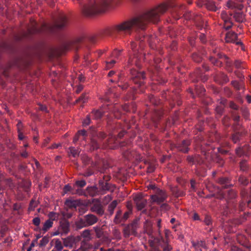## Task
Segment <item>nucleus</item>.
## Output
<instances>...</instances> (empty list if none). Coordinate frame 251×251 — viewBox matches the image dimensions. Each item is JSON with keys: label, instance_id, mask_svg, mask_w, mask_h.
Returning a JSON list of instances; mask_svg holds the SVG:
<instances>
[{"label": "nucleus", "instance_id": "obj_19", "mask_svg": "<svg viewBox=\"0 0 251 251\" xmlns=\"http://www.w3.org/2000/svg\"><path fill=\"white\" fill-rule=\"evenodd\" d=\"M63 244L65 247L72 248L75 245L73 236H69L66 238H63Z\"/></svg>", "mask_w": 251, "mask_h": 251}, {"label": "nucleus", "instance_id": "obj_52", "mask_svg": "<svg viewBox=\"0 0 251 251\" xmlns=\"http://www.w3.org/2000/svg\"><path fill=\"white\" fill-rule=\"evenodd\" d=\"M220 56H221V59L224 60V61H226V65L227 67L231 66V63H230V62H229L227 60L228 57L226 55L221 53Z\"/></svg>", "mask_w": 251, "mask_h": 251}, {"label": "nucleus", "instance_id": "obj_58", "mask_svg": "<svg viewBox=\"0 0 251 251\" xmlns=\"http://www.w3.org/2000/svg\"><path fill=\"white\" fill-rule=\"evenodd\" d=\"M221 81H222L223 83H226L229 81V78L226 75L221 73Z\"/></svg>", "mask_w": 251, "mask_h": 251}, {"label": "nucleus", "instance_id": "obj_46", "mask_svg": "<svg viewBox=\"0 0 251 251\" xmlns=\"http://www.w3.org/2000/svg\"><path fill=\"white\" fill-rule=\"evenodd\" d=\"M49 220H51L53 222V221L57 220L58 218V214L55 212H51L49 214Z\"/></svg>", "mask_w": 251, "mask_h": 251}, {"label": "nucleus", "instance_id": "obj_39", "mask_svg": "<svg viewBox=\"0 0 251 251\" xmlns=\"http://www.w3.org/2000/svg\"><path fill=\"white\" fill-rule=\"evenodd\" d=\"M81 160L85 165H88L90 163L93 165V162L91 161V158L86 155L81 156Z\"/></svg>", "mask_w": 251, "mask_h": 251}, {"label": "nucleus", "instance_id": "obj_53", "mask_svg": "<svg viewBox=\"0 0 251 251\" xmlns=\"http://www.w3.org/2000/svg\"><path fill=\"white\" fill-rule=\"evenodd\" d=\"M90 122H91L90 115H87L85 119L84 120V121L83 122L82 125L84 126H87L90 124Z\"/></svg>", "mask_w": 251, "mask_h": 251}, {"label": "nucleus", "instance_id": "obj_54", "mask_svg": "<svg viewBox=\"0 0 251 251\" xmlns=\"http://www.w3.org/2000/svg\"><path fill=\"white\" fill-rule=\"evenodd\" d=\"M77 133L79 136H82L83 137V140H85L86 137L87 136V131L84 129L78 131Z\"/></svg>", "mask_w": 251, "mask_h": 251}, {"label": "nucleus", "instance_id": "obj_62", "mask_svg": "<svg viewBox=\"0 0 251 251\" xmlns=\"http://www.w3.org/2000/svg\"><path fill=\"white\" fill-rule=\"evenodd\" d=\"M130 213V211H126L124 213L122 216V222H125L128 218Z\"/></svg>", "mask_w": 251, "mask_h": 251}, {"label": "nucleus", "instance_id": "obj_43", "mask_svg": "<svg viewBox=\"0 0 251 251\" xmlns=\"http://www.w3.org/2000/svg\"><path fill=\"white\" fill-rule=\"evenodd\" d=\"M241 198L243 200V201L240 203V204L239 205V210H240V211H243L245 208L246 203H247V201H248L249 200L251 199V198H248V199H245L244 198H243L242 197H241Z\"/></svg>", "mask_w": 251, "mask_h": 251}, {"label": "nucleus", "instance_id": "obj_22", "mask_svg": "<svg viewBox=\"0 0 251 251\" xmlns=\"http://www.w3.org/2000/svg\"><path fill=\"white\" fill-rule=\"evenodd\" d=\"M237 35L234 32H228L226 35L225 40L226 42H233L235 43L237 40Z\"/></svg>", "mask_w": 251, "mask_h": 251}, {"label": "nucleus", "instance_id": "obj_24", "mask_svg": "<svg viewBox=\"0 0 251 251\" xmlns=\"http://www.w3.org/2000/svg\"><path fill=\"white\" fill-rule=\"evenodd\" d=\"M231 84L237 91L242 89L243 91L245 90V86L243 82H238L236 80H233L231 82Z\"/></svg>", "mask_w": 251, "mask_h": 251}, {"label": "nucleus", "instance_id": "obj_26", "mask_svg": "<svg viewBox=\"0 0 251 251\" xmlns=\"http://www.w3.org/2000/svg\"><path fill=\"white\" fill-rule=\"evenodd\" d=\"M250 182L251 183V179ZM241 197L245 199L248 198H251V186L250 188V190H247L245 188H243L241 190L240 192Z\"/></svg>", "mask_w": 251, "mask_h": 251}, {"label": "nucleus", "instance_id": "obj_13", "mask_svg": "<svg viewBox=\"0 0 251 251\" xmlns=\"http://www.w3.org/2000/svg\"><path fill=\"white\" fill-rule=\"evenodd\" d=\"M138 224L137 221H134L126 226L123 230L125 237L128 238L131 235H135L137 234L136 230Z\"/></svg>", "mask_w": 251, "mask_h": 251}, {"label": "nucleus", "instance_id": "obj_11", "mask_svg": "<svg viewBox=\"0 0 251 251\" xmlns=\"http://www.w3.org/2000/svg\"><path fill=\"white\" fill-rule=\"evenodd\" d=\"M167 197L168 195L166 191L159 188H156L155 194L151 196L152 201L158 204L166 201Z\"/></svg>", "mask_w": 251, "mask_h": 251}, {"label": "nucleus", "instance_id": "obj_18", "mask_svg": "<svg viewBox=\"0 0 251 251\" xmlns=\"http://www.w3.org/2000/svg\"><path fill=\"white\" fill-rule=\"evenodd\" d=\"M92 212H96L97 214L101 216L104 214V209L100 203H96L93 204L90 208Z\"/></svg>", "mask_w": 251, "mask_h": 251}, {"label": "nucleus", "instance_id": "obj_16", "mask_svg": "<svg viewBox=\"0 0 251 251\" xmlns=\"http://www.w3.org/2000/svg\"><path fill=\"white\" fill-rule=\"evenodd\" d=\"M70 223L66 220H63L60 222L58 230L61 235L67 234L70 231Z\"/></svg>", "mask_w": 251, "mask_h": 251}, {"label": "nucleus", "instance_id": "obj_56", "mask_svg": "<svg viewBox=\"0 0 251 251\" xmlns=\"http://www.w3.org/2000/svg\"><path fill=\"white\" fill-rule=\"evenodd\" d=\"M229 106L231 109L235 111L238 110L239 109V106L233 101H230L229 102Z\"/></svg>", "mask_w": 251, "mask_h": 251}, {"label": "nucleus", "instance_id": "obj_2", "mask_svg": "<svg viewBox=\"0 0 251 251\" xmlns=\"http://www.w3.org/2000/svg\"><path fill=\"white\" fill-rule=\"evenodd\" d=\"M136 41L139 42V47L137 48V44L134 41L131 42L130 49L129 51V59L127 63L126 68L129 69L131 75V78L133 81L141 86L143 83V80L145 78L146 76L144 72H139L136 70L139 69L141 66V63L145 61L147 58L145 53L142 52L143 49V42L145 40L148 42L150 47L152 49H154L155 44L153 43L154 37L152 35L145 36L143 33H140L136 36Z\"/></svg>", "mask_w": 251, "mask_h": 251}, {"label": "nucleus", "instance_id": "obj_35", "mask_svg": "<svg viewBox=\"0 0 251 251\" xmlns=\"http://www.w3.org/2000/svg\"><path fill=\"white\" fill-rule=\"evenodd\" d=\"M122 211L121 210H118L115 216L114 222L116 224H120L122 222Z\"/></svg>", "mask_w": 251, "mask_h": 251}, {"label": "nucleus", "instance_id": "obj_15", "mask_svg": "<svg viewBox=\"0 0 251 251\" xmlns=\"http://www.w3.org/2000/svg\"><path fill=\"white\" fill-rule=\"evenodd\" d=\"M186 160L191 165H201L204 163V161L198 154L195 155H188L186 157Z\"/></svg>", "mask_w": 251, "mask_h": 251}, {"label": "nucleus", "instance_id": "obj_45", "mask_svg": "<svg viewBox=\"0 0 251 251\" xmlns=\"http://www.w3.org/2000/svg\"><path fill=\"white\" fill-rule=\"evenodd\" d=\"M91 146L93 148V150H96L100 148V145L97 141L95 139L92 138L91 139Z\"/></svg>", "mask_w": 251, "mask_h": 251}, {"label": "nucleus", "instance_id": "obj_47", "mask_svg": "<svg viewBox=\"0 0 251 251\" xmlns=\"http://www.w3.org/2000/svg\"><path fill=\"white\" fill-rule=\"evenodd\" d=\"M72 195L77 194L79 196H82L85 195V192L83 191L81 189H75L74 187V191L71 192Z\"/></svg>", "mask_w": 251, "mask_h": 251}, {"label": "nucleus", "instance_id": "obj_37", "mask_svg": "<svg viewBox=\"0 0 251 251\" xmlns=\"http://www.w3.org/2000/svg\"><path fill=\"white\" fill-rule=\"evenodd\" d=\"M3 185L5 186H7L10 189H12L14 187V184L12 182V180L11 178L9 179H3Z\"/></svg>", "mask_w": 251, "mask_h": 251}, {"label": "nucleus", "instance_id": "obj_34", "mask_svg": "<svg viewBox=\"0 0 251 251\" xmlns=\"http://www.w3.org/2000/svg\"><path fill=\"white\" fill-rule=\"evenodd\" d=\"M145 164L147 165V172L149 173H152L155 170V166L154 164L148 160L144 162Z\"/></svg>", "mask_w": 251, "mask_h": 251}, {"label": "nucleus", "instance_id": "obj_6", "mask_svg": "<svg viewBox=\"0 0 251 251\" xmlns=\"http://www.w3.org/2000/svg\"><path fill=\"white\" fill-rule=\"evenodd\" d=\"M232 117L234 122L233 129L234 133L232 136V141L234 143L238 142L244 134V129L242 127L240 116L236 111L232 113Z\"/></svg>", "mask_w": 251, "mask_h": 251}, {"label": "nucleus", "instance_id": "obj_25", "mask_svg": "<svg viewBox=\"0 0 251 251\" xmlns=\"http://www.w3.org/2000/svg\"><path fill=\"white\" fill-rule=\"evenodd\" d=\"M104 111L102 109L93 110L91 113L93 119L99 120L102 118L103 115Z\"/></svg>", "mask_w": 251, "mask_h": 251}, {"label": "nucleus", "instance_id": "obj_3", "mask_svg": "<svg viewBox=\"0 0 251 251\" xmlns=\"http://www.w3.org/2000/svg\"><path fill=\"white\" fill-rule=\"evenodd\" d=\"M68 25V20L65 15L60 14L53 25L42 24L39 26L36 22L30 20V25L27 27L26 32H24L23 37H27L29 35L39 33H52L56 29H62Z\"/></svg>", "mask_w": 251, "mask_h": 251}, {"label": "nucleus", "instance_id": "obj_64", "mask_svg": "<svg viewBox=\"0 0 251 251\" xmlns=\"http://www.w3.org/2000/svg\"><path fill=\"white\" fill-rule=\"evenodd\" d=\"M36 205V201L34 200H32L29 204V209L30 210H33Z\"/></svg>", "mask_w": 251, "mask_h": 251}, {"label": "nucleus", "instance_id": "obj_51", "mask_svg": "<svg viewBox=\"0 0 251 251\" xmlns=\"http://www.w3.org/2000/svg\"><path fill=\"white\" fill-rule=\"evenodd\" d=\"M236 153L238 156H241L246 153V151L243 148L239 147L236 150Z\"/></svg>", "mask_w": 251, "mask_h": 251}, {"label": "nucleus", "instance_id": "obj_59", "mask_svg": "<svg viewBox=\"0 0 251 251\" xmlns=\"http://www.w3.org/2000/svg\"><path fill=\"white\" fill-rule=\"evenodd\" d=\"M32 223L36 226H39L40 224V219L38 217L33 218L32 220Z\"/></svg>", "mask_w": 251, "mask_h": 251}, {"label": "nucleus", "instance_id": "obj_5", "mask_svg": "<svg viewBox=\"0 0 251 251\" xmlns=\"http://www.w3.org/2000/svg\"><path fill=\"white\" fill-rule=\"evenodd\" d=\"M113 0H90L89 3L82 9L83 14L87 16L104 12L113 5Z\"/></svg>", "mask_w": 251, "mask_h": 251}, {"label": "nucleus", "instance_id": "obj_36", "mask_svg": "<svg viewBox=\"0 0 251 251\" xmlns=\"http://www.w3.org/2000/svg\"><path fill=\"white\" fill-rule=\"evenodd\" d=\"M93 229L95 230L97 238H100L102 236L103 233L102 229L100 226H95L93 227Z\"/></svg>", "mask_w": 251, "mask_h": 251}, {"label": "nucleus", "instance_id": "obj_57", "mask_svg": "<svg viewBox=\"0 0 251 251\" xmlns=\"http://www.w3.org/2000/svg\"><path fill=\"white\" fill-rule=\"evenodd\" d=\"M208 0H198L196 2L197 5L199 7L205 6L206 3Z\"/></svg>", "mask_w": 251, "mask_h": 251}, {"label": "nucleus", "instance_id": "obj_9", "mask_svg": "<svg viewBox=\"0 0 251 251\" xmlns=\"http://www.w3.org/2000/svg\"><path fill=\"white\" fill-rule=\"evenodd\" d=\"M230 180L227 177H221V189L222 188H227L230 186ZM236 193L232 189L225 191L221 190V200L222 199L232 200L236 197Z\"/></svg>", "mask_w": 251, "mask_h": 251}, {"label": "nucleus", "instance_id": "obj_61", "mask_svg": "<svg viewBox=\"0 0 251 251\" xmlns=\"http://www.w3.org/2000/svg\"><path fill=\"white\" fill-rule=\"evenodd\" d=\"M38 109L42 111H44V112H45L46 113L48 112V110L47 109V107L45 105H43V104H41L39 103L38 104Z\"/></svg>", "mask_w": 251, "mask_h": 251}, {"label": "nucleus", "instance_id": "obj_20", "mask_svg": "<svg viewBox=\"0 0 251 251\" xmlns=\"http://www.w3.org/2000/svg\"><path fill=\"white\" fill-rule=\"evenodd\" d=\"M81 202L79 200H71L67 199L65 201V204L70 208H76L77 206L79 205Z\"/></svg>", "mask_w": 251, "mask_h": 251}, {"label": "nucleus", "instance_id": "obj_8", "mask_svg": "<svg viewBox=\"0 0 251 251\" xmlns=\"http://www.w3.org/2000/svg\"><path fill=\"white\" fill-rule=\"evenodd\" d=\"M98 218L94 215L88 214L78 219L75 223L76 229H80L92 226L97 223Z\"/></svg>", "mask_w": 251, "mask_h": 251}, {"label": "nucleus", "instance_id": "obj_41", "mask_svg": "<svg viewBox=\"0 0 251 251\" xmlns=\"http://www.w3.org/2000/svg\"><path fill=\"white\" fill-rule=\"evenodd\" d=\"M173 192L176 197H181L184 195V192L177 188H174L173 190Z\"/></svg>", "mask_w": 251, "mask_h": 251}, {"label": "nucleus", "instance_id": "obj_33", "mask_svg": "<svg viewBox=\"0 0 251 251\" xmlns=\"http://www.w3.org/2000/svg\"><path fill=\"white\" fill-rule=\"evenodd\" d=\"M242 116L246 119L248 120L250 115L249 109L246 107H242L240 108Z\"/></svg>", "mask_w": 251, "mask_h": 251}, {"label": "nucleus", "instance_id": "obj_38", "mask_svg": "<svg viewBox=\"0 0 251 251\" xmlns=\"http://www.w3.org/2000/svg\"><path fill=\"white\" fill-rule=\"evenodd\" d=\"M69 153H70L74 157H76L78 156L79 151L78 149L71 147L69 148Z\"/></svg>", "mask_w": 251, "mask_h": 251}, {"label": "nucleus", "instance_id": "obj_30", "mask_svg": "<svg viewBox=\"0 0 251 251\" xmlns=\"http://www.w3.org/2000/svg\"><path fill=\"white\" fill-rule=\"evenodd\" d=\"M118 203L117 200L113 201L108 206V211L110 215L114 213V211Z\"/></svg>", "mask_w": 251, "mask_h": 251}, {"label": "nucleus", "instance_id": "obj_7", "mask_svg": "<svg viewBox=\"0 0 251 251\" xmlns=\"http://www.w3.org/2000/svg\"><path fill=\"white\" fill-rule=\"evenodd\" d=\"M100 174L99 181V188L100 195L105 194L108 191L113 192L115 187L109 182L111 179V176L106 173V174H104V173L102 171Z\"/></svg>", "mask_w": 251, "mask_h": 251}, {"label": "nucleus", "instance_id": "obj_17", "mask_svg": "<svg viewBox=\"0 0 251 251\" xmlns=\"http://www.w3.org/2000/svg\"><path fill=\"white\" fill-rule=\"evenodd\" d=\"M134 201L136 203L137 208L138 210H141L147 205V201L146 200L143 199L141 196L137 195L134 199Z\"/></svg>", "mask_w": 251, "mask_h": 251}, {"label": "nucleus", "instance_id": "obj_49", "mask_svg": "<svg viewBox=\"0 0 251 251\" xmlns=\"http://www.w3.org/2000/svg\"><path fill=\"white\" fill-rule=\"evenodd\" d=\"M87 99V97L86 96L85 94L81 95L76 100L75 102H85Z\"/></svg>", "mask_w": 251, "mask_h": 251}, {"label": "nucleus", "instance_id": "obj_31", "mask_svg": "<svg viewBox=\"0 0 251 251\" xmlns=\"http://www.w3.org/2000/svg\"><path fill=\"white\" fill-rule=\"evenodd\" d=\"M53 222L51 220H47L44 223L43 225V226L42 228V230H43L44 232L47 231L52 226Z\"/></svg>", "mask_w": 251, "mask_h": 251}, {"label": "nucleus", "instance_id": "obj_55", "mask_svg": "<svg viewBox=\"0 0 251 251\" xmlns=\"http://www.w3.org/2000/svg\"><path fill=\"white\" fill-rule=\"evenodd\" d=\"M86 184V181L84 180H77L75 182V185L80 187V188L83 187Z\"/></svg>", "mask_w": 251, "mask_h": 251}, {"label": "nucleus", "instance_id": "obj_23", "mask_svg": "<svg viewBox=\"0 0 251 251\" xmlns=\"http://www.w3.org/2000/svg\"><path fill=\"white\" fill-rule=\"evenodd\" d=\"M86 191L88 194L92 197L100 195L98 188L96 186L88 187L86 189Z\"/></svg>", "mask_w": 251, "mask_h": 251}, {"label": "nucleus", "instance_id": "obj_63", "mask_svg": "<svg viewBox=\"0 0 251 251\" xmlns=\"http://www.w3.org/2000/svg\"><path fill=\"white\" fill-rule=\"evenodd\" d=\"M204 222L205 223V224L207 225V226H209L211 224V217H209V216H207L206 215L205 217V219H204Z\"/></svg>", "mask_w": 251, "mask_h": 251}, {"label": "nucleus", "instance_id": "obj_48", "mask_svg": "<svg viewBox=\"0 0 251 251\" xmlns=\"http://www.w3.org/2000/svg\"><path fill=\"white\" fill-rule=\"evenodd\" d=\"M192 57L193 60L196 62H200L202 60L201 57L197 53H194L192 55Z\"/></svg>", "mask_w": 251, "mask_h": 251}, {"label": "nucleus", "instance_id": "obj_27", "mask_svg": "<svg viewBox=\"0 0 251 251\" xmlns=\"http://www.w3.org/2000/svg\"><path fill=\"white\" fill-rule=\"evenodd\" d=\"M245 15L243 12H235L233 15V18L236 22L243 23L245 21Z\"/></svg>", "mask_w": 251, "mask_h": 251}, {"label": "nucleus", "instance_id": "obj_29", "mask_svg": "<svg viewBox=\"0 0 251 251\" xmlns=\"http://www.w3.org/2000/svg\"><path fill=\"white\" fill-rule=\"evenodd\" d=\"M54 242V249L56 251H61L63 248L62 243L59 239H54L51 241V243Z\"/></svg>", "mask_w": 251, "mask_h": 251}, {"label": "nucleus", "instance_id": "obj_4", "mask_svg": "<svg viewBox=\"0 0 251 251\" xmlns=\"http://www.w3.org/2000/svg\"><path fill=\"white\" fill-rule=\"evenodd\" d=\"M152 224L146 221L144 224V231L150 237L149 243L151 247L150 251H172L173 247L168 240L162 237H155L153 234Z\"/></svg>", "mask_w": 251, "mask_h": 251}, {"label": "nucleus", "instance_id": "obj_42", "mask_svg": "<svg viewBox=\"0 0 251 251\" xmlns=\"http://www.w3.org/2000/svg\"><path fill=\"white\" fill-rule=\"evenodd\" d=\"M240 170L242 171H246L248 168V165L247 163V161L245 160H243L240 162Z\"/></svg>", "mask_w": 251, "mask_h": 251}, {"label": "nucleus", "instance_id": "obj_1", "mask_svg": "<svg viewBox=\"0 0 251 251\" xmlns=\"http://www.w3.org/2000/svg\"><path fill=\"white\" fill-rule=\"evenodd\" d=\"M169 9L175 20L179 19L182 15L186 20H193L196 23L203 22L201 15H195L191 12L183 14V10L177 4V0H166L139 16L106 28L104 34L115 37H124L130 34L133 28L144 30L148 23L158 22L160 16Z\"/></svg>", "mask_w": 251, "mask_h": 251}, {"label": "nucleus", "instance_id": "obj_21", "mask_svg": "<svg viewBox=\"0 0 251 251\" xmlns=\"http://www.w3.org/2000/svg\"><path fill=\"white\" fill-rule=\"evenodd\" d=\"M80 234L82 238H84L83 241H82L81 243V248H82V246L85 244L86 242L89 241L91 239V236L90 234V231L88 229H85Z\"/></svg>", "mask_w": 251, "mask_h": 251}, {"label": "nucleus", "instance_id": "obj_60", "mask_svg": "<svg viewBox=\"0 0 251 251\" xmlns=\"http://www.w3.org/2000/svg\"><path fill=\"white\" fill-rule=\"evenodd\" d=\"M194 246H196L199 248H205V243L203 241H200L198 242L197 244H194Z\"/></svg>", "mask_w": 251, "mask_h": 251}, {"label": "nucleus", "instance_id": "obj_32", "mask_svg": "<svg viewBox=\"0 0 251 251\" xmlns=\"http://www.w3.org/2000/svg\"><path fill=\"white\" fill-rule=\"evenodd\" d=\"M239 183L244 186H247L249 183V179L245 176L241 175L239 176L238 179Z\"/></svg>", "mask_w": 251, "mask_h": 251}, {"label": "nucleus", "instance_id": "obj_44", "mask_svg": "<svg viewBox=\"0 0 251 251\" xmlns=\"http://www.w3.org/2000/svg\"><path fill=\"white\" fill-rule=\"evenodd\" d=\"M49 242V237L45 236L40 241L39 245L41 247L45 246Z\"/></svg>", "mask_w": 251, "mask_h": 251}, {"label": "nucleus", "instance_id": "obj_40", "mask_svg": "<svg viewBox=\"0 0 251 251\" xmlns=\"http://www.w3.org/2000/svg\"><path fill=\"white\" fill-rule=\"evenodd\" d=\"M222 18L224 20V28L226 30H228L229 28H230L232 26V23L229 20H226L223 17H222Z\"/></svg>", "mask_w": 251, "mask_h": 251}, {"label": "nucleus", "instance_id": "obj_50", "mask_svg": "<svg viewBox=\"0 0 251 251\" xmlns=\"http://www.w3.org/2000/svg\"><path fill=\"white\" fill-rule=\"evenodd\" d=\"M74 187L75 186L72 187L69 184L65 185L63 188L64 192L66 194L70 192L71 193V192L74 191Z\"/></svg>", "mask_w": 251, "mask_h": 251}, {"label": "nucleus", "instance_id": "obj_10", "mask_svg": "<svg viewBox=\"0 0 251 251\" xmlns=\"http://www.w3.org/2000/svg\"><path fill=\"white\" fill-rule=\"evenodd\" d=\"M125 133H126V131L122 130L120 133H119L117 137L115 136L111 135L108 140V144L109 148L111 149H115L118 147L123 148L126 146L128 150L130 147V143L128 142H126L125 141L121 142L119 140L124 136Z\"/></svg>", "mask_w": 251, "mask_h": 251}, {"label": "nucleus", "instance_id": "obj_12", "mask_svg": "<svg viewBox=\"0 0 251 251\" xmlns=\"http://www.w3.org/2000/svg\"><path fill=\"white\" fill-rule=\"evenodd\" d=\"M191 144V142L189 140H183L181 142L175 144L171 143L170 144V148L171 150L176 148L178 151H181L183 153H187L189 151V146Z\"/></svg>", "mask_w": 251, "mask_h": 251}, {"label": "nucleus", "instance_id": "obj_28", "mask_svg": "<svg viewBox=\"0 0 251 251\" xmlns=\"http://www.w3.org/2000/svg\"><path fill=\"white\" fill-rule=\"evenodd\" d=\"M205 3L206 5L205 7L208 10L216 11L218 9L215 2L208 0L207 2H205Z\"/></svg>", "mask_w": 251, "mask_h": 251}, {"label": "nucleus", "instance_id": "obj_14", "mask_svg": "<svg viewBox=\"0 0 251 251\" xmlns=\"http://www.w3.org/2000/svg\"><path fill=\"white\" fill-rule=\"evenodd\" d=\"M119 95L120 93L117 91V88H111L105 93L103 99L105 101L112 102V99L118 98Z\"/></svg>", "mask_w": 251, "mask_h": 251}]
</instances>
